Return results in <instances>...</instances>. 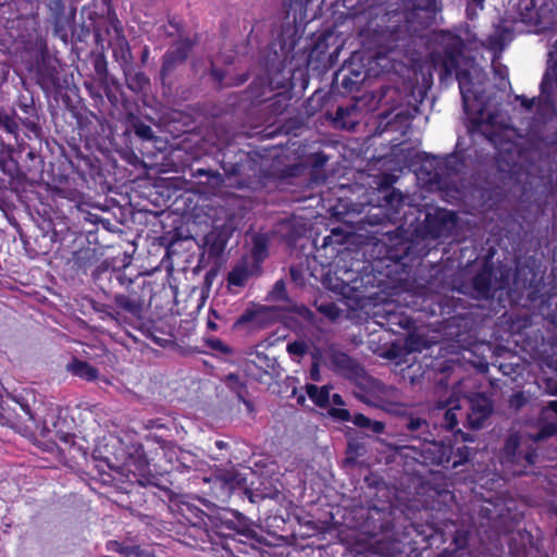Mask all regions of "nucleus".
Returning a JSON list of instances; mask_svg holds the SVG:
<instances>
[{
  "label": "nucleus",
  "mask_w": 557,
  "mask_h": 557,
  "mask_svg": "<svg viewBox=\"0 0 557 557\" xmlns=\"http://www.w3.org/2000/svg\"><path fill=\"white\" fill-rule=\"evenodd\" d=\"M100 85L109 102L112 107L116 108L122 101V88L120 83L111 77L104 82H100Z\"/></svg>",
  "instance_id": "ea45409f"
},
{
  "label": "nucleus",
  "mask_w": 557,
  "mask_h": 557,
  "mask_svg": "<svg viewBox=\"0 0 557 557\" xmlns=\"http://www.w3.org/2000/svg\"><path fill=\"white\" fill-rule=\"evenodd\" d=\"M186 61L173 54L169 50L162 57V64L160 69V81L163 86L171 85V76L175 71Z\"/></svg>",
  "instance_id": "c756f323"
},
{
  "label": "nucleus",
  "mask_w": 557,
  "mask_h": 557,
  "mask_svg": "<svg viewBox=\"0 0 557 557\" xmlns=\"http://www.w3.org/2000/svg\"><path fill=\"white\" fill-rule=\"evenodd\" d=\"M467 410L463 411L462 425L468 430H480L493 412V404L484 394L475 393L467 398Z\"/></svg>",
  "instance_id": "4468645a"
},
{
  "label": "nucleus",
  "mask_w": 557,
  "mask_h": 557,
  "mask_svg": "<svg viewBox=\"0 0 557 557\" xmlns=\"http://www.w3.org/2000/svg\"><path fill=\"white\" fill-rule=\"evenodd\" d=\"M127 87L134 92L146 90L150 86L149 77L141 71H136L132 66L123 67Z\"/></svg>",
  "instance_id": "473e14b6"
},
{
  "label": "nucleus",
  "mask_w": 557,
  "mask_h": 557,
  "mask_svg": "<svg viewBox=\"0 0 557 557\" xmlns=\"http://www.w3.org/2000/svg\"><path fill=\"white\" fill-rule=\"evenodd\" d=\"M414 10L436 12L437 0H410Z\"/></svg>",
  "instance_id": "864d4df0"
},
{
  "label": "nucleus",
  "mask_w": 557,
  "mask_h": 557,
  "mask_svg": "<svg viewBox=\"0 0 557 557\" xmlns=\"http://www.w3.org/2000/svg\"><path fill=\"white\" fill-rule=\"evenodd\" d=\"M557 433V426L553 423L546 424L540 429L537 434L534 436L535 441H542L548 438Z\"/></svg>",
  "instance_id": "4d7b16f0"
},
{
  "label": "nucleus",
  "mask_w": 557,
  "mask_h": 557,
  "mask_svg": "<svg viewBox=\"0 0 557 557\" xmlns=\"http://www.w3.org/2000/svg\"><path fill=\"white\" fill-rule=\"evenodd\" d=\"M269 256V237L267 234L258 233L252 236V247L249 255L243 258H249V262L255 269L262 271V263Z\"/></svg>",
  "instance_id": "a878e982"
},
{
  "label": "nucleus",
  "mask_w": 557,
  "mask_h": 557,
  "mask_svg": "<svg viewBox=\"0 0 557 557\" xmlns=\"http://www.w3.org/2000/svg\"><path fill=\"white\" fill-rule=\"evenodd\" d=\"M74 116L76 119L78 128L82 131L88 129V126L92 123V120H98V116L88 110L77 111Z\"/></svg>",
  "instance_id": "09e8293b"
},
{
  "label": "nucleus",
  "mask_w": 557,
  "mask_h": 557,
  "mask_svg": "<svg viewBox=\"0 0 557 557\" xmlns=\"http://www.w3.org/2000/svg\"><path fill=\"white\" fill-rule=\"evenodd\" d=\"M460 419L465 420L462 407L460 405L450 407L444 413L442 425L446 430L454 432L455 436L457 438L459 437L461 440V442H463V443L473 442L474 441L473 435L465 432L461 429H456Z\"/></svg>",
  "instance_id": "393cba45"
},
{
  "label": "nucleus",
  "mask_w": 557,
  "mask_h": 557,
  "mask_svg": "<svg viewBox=\"0 0 557 557\" xmlns=\"http://www.w3.org/2000/svg\"><path fill=\"white\" fill-rule=\"evenodd\" d=\"M47 8L49 11V22L53 28V35L64 44H67L73 30L75 10L66 14L63 0H49Z\"/></svg>",
  "instance_id": "2eb2a0df"
},
{
  "label": "nucleus",
  "mask_w": 557,
  "mask_h": 557,
  "mask_svg": "<svg viewBox=\"0 0 557 557\" xmlns=\"http://www.w3.org/2000/svg\"><path fill=\"white\" fill-rule=\"evenodd\" d=\"M496 269L492 256L485 258L471 280L472 296L476 299H491L495 295Z\"/></svg>",
  "instance_id": "f3484780"
},
{
  "label": "nucleus",
  "mask_w": 557,
  "mask_h": 557,
  "mask_svg": "<svg viewBox=\"0 0 557 557\" xmlns=\"http://www.w3.org/2000/svg\"><path fill=\"white\" fill-rule=\"evenodd\" d=\"M300 36L296 23H284L281 26V32L271 49L274 50L275 58L265 62L267 78L260 77V92L253 91L257 86V81L252 82L249 86L252 97L264 102L270 97L267 96V90L273 91L274 89H284L288 86L292 76L284 74L286 70V60L294 52Z\"/></svg>",
  "instance_id": "20e7f679"
},
{
  "label": "nucleus",
  "mask_w": 557,
  "mask_h": 557,
  "mask_svg": "<svg viewBox=\"0 0 557 557\" xmlns=\"http://www.w3.org/2000/svg\"><path fill=\"white\" fill-rule=\"evenodd\" d=\"M442 51H433L431 59L435 67H440L442 82L451 78L455 74L458 82L462 107L469 119V132L481 134L488 141L494 143L496 132L492 128L495 124V114L487 113L478 92L473 89L474 84L469 70L471 59L465 54L466 42L456 34L443 32L441 38Z\"/></svg>",
  "instance_id": "f03ea898"
},
{
  "label": "nucleus",
  "mask_w": 557,
  "mask_h": 557,
  "mask_svg": "<svg viewBox=\"0 0 557 557\" xmlns=\"http://www.w3.org/2000/svg\"><path fill=\"white\" fill-rule=\"evenodd\" d=\"M273 310V307L268 306H261L258 309H247L236 319L233 327L239 329L248 324L255 327H264L267 324L265 314Z\"/></svg>",
  "instance_id": "bb28decb"
},
{
  "label": "nucleus",
  "mask_w": 557,
  "mask_h": 557,
  "mask_svg": "<svg viewBox=\"0 0 557 557\" xmlns=\"http://www.w3.org/2000/svg\"><path fill=\"white\" fill-rule=\"evenodd\" d=\"M196 466V461L194 459V455L188 451H180V455L176 457V463L173 466V469L180 472H189Z\"/></svg>",
  "instance_id": "49530a36"
},
{
  "label": "nucleus",
  "mask_w": 557,
  "mask_h": 557,
  "mask_svg": "<svg viewBox=\"0 0 557 557\" xmlns=\"http://www.w3.org/2000/svg\"><path fill=\"white\" fill-rule=\"evenodd\" d=\"M125 132L134 134L141 141H151L156 138L151 126L134 113L127 114Z\"/></svg>",
  "instance_id": "c85d7f7f"
},
{
  "label": "nucleus",
  "mask_w": 557,
  "mask_h": 557,
  "mask_svg": "<svg viewBox=\"0 0 557 557\" xmlns=\"http://www.w3.org/2000/svg\"><path fill=\"white\" fill-rule=\"evenodd\" d=\"M94 275H95V280H100L102 275H106L109 281H111L113 277H115V280H117L121 284L123 281L122 275L119 272H115L114 270L106 269L103 272H100V273L94 274Z\"/></svg>",
  "instance_id": "052dcab7"
},
{
  "label": "nucleus",
  "mask_w": 557,
  "mask_h": 557,
  "mask_svg": "<svg viewBox=\"0 0 557 557\" xmlns=\"http://www.w3.org/2000/svg\"><path fill=\"white\" fill-rule=\"evenodd\" d=\"M424 511L431 521L425 523L405 519L403 531H395L397 541L412 546L413 549L430 548L437 536H442L440 524L454 522L458 507L456 496L446 485H431L428 487L423 500Z\"/></svg>",
  "instance_id": "7ed1b4c3"
},
{
  "label": "nucleus",
  "mask_w": 557,
  "mask_h": 557,
  "mask_svg": "<svg viewBox=\"0 0 557 557\" xmlns=\"http://www.w3.org/2000/svg\"><path fill=\"white\" fill-rule=\"evenodd\" d=\"M70 370L75 376H78L88 382H92L98 377V369L92 367L87 361L75 359L70 364Z\"/></svg>",
  "instance_id": "58836bf2"
},
{
  "label": "nucleus",
  "mask_w": 557,
  "mask_h": 557,
  "mask_svg": "<svg viewBox=\"0 0 557 557\" xmlns=\"http://www.w3.org/2000/svg\"><path fill=\"white\" fill-rule=\"evenodd\" d=\"M168 24H169V27L171 28V29L165 30V34L168 37H173L176 35L183 36L184 26H183V22L181 18H178L175 15H171L168 17Z\"/></svg>",
  "instance_id": "3c124183"
},
{
  "label": "nucleus",
  "mask_w": 557,
  "mask_h": 557,
  "mask_svg": "<svg viewBox=\"0 0 557 557\" xmlns=\"http://www.w3.org/2000/svg\"><path fill=\"white\" fill-rule=\"evenodd\" d=\"M527 399L522 392L513 394L510 398V405L516 408H521L525 404Z\"/></svg>",
  "instance_id": "e2e57ef3"
},
{
  "label": "nucleus",
  "mask_w": 557,
  "mask_h": 557,
  "mask_svg": "<svg viewBox=\"0 0 557 557\" xmlns=\"http://www.w3.org/2000/svg\"><path fill=\"white\" fill-rule=\"evenodd\" d=\"M262 271L255 269L249 262V258H243L236 263L232 270L227 273L226 281L228 285L243 287L251 276L260 275Z\"/></svg>",
  "instance_id": "5701e85b"
},
{
  "label": "nucleus",
  "mask_w": 557,
  "mask_h": 557,
  "mask_svg": "<svg viewBox=\"0 0 557 557\" xmlns=\"http://www.w3.org/2000/svg\"><path fill=\"white\" fill-rule=\"evenodd\" d=\"M356 55L351 57V61L349 63H345L342 71H347L348 74H345L342 78L341 85L347 92L359 91L360 85L363 83L367 74L361 69H354V60Z\"/></svg>",
  "instance_id": "cd10ccee"
},
{
  "label": "nucleus",
  "mask_w": 557,
  "mask_h": 557,
  "mask_svg": "<svg viewBox=\"0 0 557 557\" xmlns=\"http://www.w3.org/2000/svg\"><path fill=\"white\" fill-rule=\"evenodd\" d=\"M210 75L213 79V82L218 85V87L221 89L223 87H231V86H239L243 85L248 81V74H243L238 76V78L235 82H226L225 79V71L219 67H215L213 64L210 70Z\"/></svg>",
  "instance_id": "37998d69"
},
{
  "label": "nucleus",
  "mask_w": 557,
  "mask_h": 557,
  "mask_svg": "<svg viewBox=\"0 0 557 557\" xmlns=\"http://www.w3.org/2000/svg\"><path fill=\"white\" fill-rule=\"evenodd\" d=\"M471 456L470 448L466 445H462L458 447L457 449H454V446L451 445V458H450V468L456 469L461 465H465L469 461Z\"/></svg>",
  "instance_id": "a18cd8bd"
},
{
  "label": "nucleus",
  "mask_w": 557,
  "mask_h": 557,
  "mask_svg": "<svg viewBox=\"0 0 557 557\" xmlns=\"http://www.w3.org/2000/svg\"><path fill=\"white\" fill-rule=\"evenodd\" d=\"M96 261V252L94 249H81L74 253V265L77 270L86 272Z\"/></svg>",
  "instance_id": "79ce46f5"
},
{
  "label": "nucleus",
  "mask_w": 557,
  "mask_h": 557,
  "mask_svg": "<svg viewBox=\"0 0 557 557\" xmlns=\"http://www.w3.org/2000/svg\"><path fill=\"white\" fill-rule=\"evenodd\" d=\"M400 300L399 297L396 301L385 300L381 305L374 306L373 319L375 323L393 333H397L398 330L413 327L414 320L403 310L405 304L401 306Z\"/></svg>",
  "instance_id": "f8f14e48"
},
{
  "label": "nucleus",
  "mask_w": 557,
  "mask_h": 557,
  "mask_svg": "<svg viewBox=\"0 0 557 557\" xmlns=\"http://www.w3.org/2000/svg\"><path fill=\"white\" fill-rule=\"evenodd\" d=\"M405 307L414 312H421L424 317H441L443 320L453 318L456 301L447 295L428 290L422 287L416 290H406L398 295Z\"/></svg>",
  "instance_id": "0eeeda50"
},
{
  "label": "nucleus",
  "mask_w": 557,
  "mask_h": 557,
  "mask_svg": "<svg viewBox=\"0 0 557 557\" xmlns=\"http://www.w3.org/2000/svg\"><path fill=\"white\" fill-rule=\"evenodd\" d=\"M545 412L552 411L557 416V400H552L547 404V406L544 408Z\"/></svg>",
  "instance_id": "774afa93"
},
{
  "label": "nucleus",
  "mask_w": 557,
  "mask_h": 557,
  "mask_svg": "<svg viewBox=\"0 0 557 557\" xmlns=\"http://www.w3.org/2000/svg\"><path fill=\"white\" fill-rule=\"evenodd\" d=\"M14 106L22 112V116L18 117L21 124L27 131L37 135L41 131V127L34 96L21 94L15 100Z\"/></svg>",
  "instance_id": "aec40b11"
},
{
  "label": "nucleus",
  "mask_w": 557,
  "mask_h": 557,
  "mask_svg": "<svg viewBox=\"0 0 557 557\" xmlns=\"http://www.w3.org/2000/svg\"><path fill=\"white\" fill-rule=\"evenodd\" d=\"M367 454L366 444L358 438H349L345 450L343 465L346 468H355L359 465L358 459Z\"/></svg>",
  "instance_id": "2f4dec72"
},
{
  "label": "nucleus",
  "mask_w": 557,
  "mask_h": 557,
  "mask_svg": "<svg viewBox=\"0 0 557 557\" xmlns=\"http://www.w3.org/2000/svg\"><path fill=\"white\" fill-rule=\"evenodd\" d=\"M377 205L373 206L370 211L361 219L360 223L370 226H384L387 223L400 225L397 230H403L407 225L406 197L397 188L389 185H382L377 189Z\"/></svg>",
  "instance_id": "39448f33"
},
{
  "label": "nucleus",
  "mask_w": 557,
  "mask_h": 557,
  "mask_svg": "<svg viewBox=\"0 0 557 557\" xmlns=\"http://www.w3.org/2000/svg\"><path fill=\"white\" fill-rule=\"evenodd\" d=\"M457 224V214L443 208H434L424 213V219L416 223L409 222V227H412L411 235L417 239H440L448 238Z\"/></svg>",
  "instance_id": "6e6552de"
},
{
  "label": "nucleus",
  "mask_w": 557,
  "mask_h": 557,
  "mask_svg": "<svg viewBox=\"0 0 557 557\" xmlns=\"http://www.w3.org/2000/svg\"><path fill=\"white\" fill-rule=\"evenodd\" d=\"M517 100L520 101L521 106L527 110V111H532L534 106H535V102H536V98H528L527 96L524 95H521V96H518L517 97Z\"/></svg>",
  "instance_id": "680f3d73"
},
{
  "label": "nucleus",
  "mask_w": 557,
  "mask_h": 557,
  "mask_svg": "<svg viewBox=\"0 0 557 557\" xmlns=\"http://www.w3.org/2000/svg\"><path fill=\"white\" fill-rule=\"evenodd\" d=\"M206 343L209 348H211L215 351H219L221 354L228 355L232 352V349L220 338H216V337L208 338L206 341Z\"/></svg>",
  "instance_id": "5fc2aeb1"
},
{
  "label": "nucleus",
  "mask_w": 557,
  "mask_h": 557,
  "mask_svg": "<svg viewBox=\"0 0 557 557\" xmlns=\"http://www.w3.org/2000/svg\"><path fill=\"white\" fill-rule=\"evenodd\" d=\"M108 17L115 34L110 41L113 58L122 69L128 67L133 62V54L129 44L124 35L122 23L119 21L113 9L108 10Z\"/></svg>",
  "instance_id": "dca6fc26"
},
{
  "label": "nucleus",
  "mask_w": 557,
  "mask_h": 557,
  "mask_svg": "<svg viewBox=\"0 0 557 557\" xmlns=\"http://www.w3.org/2000/svg\"><path fill=\"white\" fill-rule=\"evenodd\" d=\"M432 165L433 170L428 172V182L438 189H449L454 177L465 168V158L461 153L451 152L445 157H434Z\"/></svg>",
  "instance_id": "9b49d317"
},
{
  "label": "nucleus",
  "mask_w": 557,
  "mask_h": 557,
  "mask_svg": "<svg viewBox=\"0 0 557 557\" xmlns=\"http://www.w3.org/2000/svg\"><path fill=\"white\" fill-rule=\"evenodd\" d=\"M318 310L325 314L326 317L331 318L332 320L336 319L338 317V308L335 304H322Z\"/></svg>",
  "instance_id": "bf43d9fd"
},
{
  "label": "nucleus",
  "mask_w": 557,
  "mask_h": 557,
  "mask_svg": "<svg viewBox=\"0 0 557 557\" xmlns=\"http://www.w3.org/2000/svg\"><path fill=\"white\" fill-rule=\"evenodd\" d=\"M330 417L342 422H348L351 420V414L348 409L331 407L327 410Z\"/></svg>",
  "instance_id": "6e6d98bb"
},
{
  "label": "nucleus",
  "mask_w": 557,
  "mask_h": 557,
  "mask_svg": "<svg viewBox=\"0 0 557 557\" xmlns=\"http://www.w3.org/2000/svg\"><path fill=\"white\" fill-rule=\"evenodd\" d=\"M198 38L197 36H178V39L173 42V45L168 49L173 54L182 58L187 61L188 57L193 52L195 46L197 45Z\"/></svg>",
  "instance_id": "4c0bfd02"
},
{
  "label": "nucleus",
  "mask_w": 557,
  "mask_h": 557,
  "mask_svg": "<svg viewBox=\"0 0 557 557\" xmlns=\"http://www.w3.org/2000/svg\"><path fill=\"white\" fill-rule=\"evenodd\" d=\"M147 337L150 338L154 344H158L160 346H164L168 342L164 338L158 337V335H156L153 332H150L149 330H148Z\"/></svg>",
  "instance_id": "338daca9"
},
{
  "label": "nucleus",
  "mask_w": 557,
  "mask_h": 557,
  "mask_svg": "<svg viewBox=\"0 0 557 557\" xmlns=\"http://www.w3.org/2000/svg\"><path fill=\"white\" fill-rule=\"evenodd\" d=\"M270 299L274 301H287L288 300V294L286 290V285L283 280H278L275 282L272 290L270 292Z\"/></svg>",
  "instance_id": "8fccbe9b"
},
{
  "label": "nucleus",
  "mask_w": 557,
  "mask_h": 557,
  "mask_svg": "<svg viewBox=\"0 0 557 557\" xmlns=\"http://www.w3.org/2000/svg\"><path fill=\"white\" fill-rule=\"evenodd\" d=\"M115 311H106L109 317L116 319L121 313H127L134 319H141L145 301L136 292L129 294H115L113 297Z\"/></svg>",
  "instance_id": "6ab92c4d"
},
{
  "label": "nucleus",
  "mask_w": 557,
  "mask_h": 557,
  "mask_svg": "<svg viewBox=\"0 0 557 557\" xmlns=\"http://www.w3.org/2000/svg\"><path fill=\"white\" fill-rule=\"evenodd\" d=\"M306 393L311 401L318 406L319 408H327L330 405V392L332 389L331 385L318 386L315 384H306L305 386Z\"/></svg>",
  "instance_id": "f704fd0d"
},
{
  "label": "nucleus",
  "mask_w": 557,
  "mask_h": 557,
  "mask_svg": "<svg viewBox=\"0 0 557 557\" xmlns=\"http://www.w3.org/2000/svg\"><path fill=\"white\" fill-rule=\"evenodd\" d=\"M94 70L99 77V83L109 79L108 62L103 53H98L92 60Z\"/></svg>",
  "instance_id": "de8ad7c7"
},
{
  "label": "nucleus",
  "mask_w": 557,
  "mask_h": 557,
  "mask_svg": "<svg viewBox=\"0 0 557 557\" xmlns=\"http://www.w3.org/2000/svg\"><path fill=\"white\" fill-rule=\"evenodd\" d=\"M351 421L357 428L370 430L373 434H381L385 430L384 422L371 420L363 413H356L351 417Z\"/></svg>",
  "instance_id": "a19ab883"
},
{
  "label": "nucleus",
  "mask_w": 557,
  "mask_h": 557,
  "mask_svg": "<svg viewBox=\"0 0 557 557\" xmlns=\"http://www.w3.org/2000/svg\"><path fill=\"white\" fill-rule=\"evenodd\" d=\"M247 377L258 383H268L281 376V367L274 357L257 351L243 364Z\"/></svg>",
  "instance_id": "ddd939ff"
},
{
  "label": "nucleus",
  "mask_w": 557,
  "mask_h": 557,
  "mask_svg": "<svg viewBox=\"0 0 557 557\" xmlns=\"http://www.w3.org/2000/svg\"><path fill=\"white\" fill-rule=\"evenodd\" d=\"M220 163L226 176H243L247 174L248 170L252 169L253 160L249 153L240 149L235 151L227 148L222 152Z\"/></svg>",
  "instance_id": "a211bd4d"
},
{
  "label": "nucleus",
  "mask_w": 557,
  "mask_h": 557,
  "mask_svg": "<svg viewBox=\"0 0 557 557\" xmlns=\"http://www.w3.org/2000/svg\"><path fill=\"white\" fill-rule=\"evenodd\" d=\"M287 350L289 354L304 355L305 345L299 342H294V343L288 344Z\"/></svg>",
  "instance_id": "0e129e2a"
},
{
  "label": "nucleus",
  "mask_w": 557,
  "mask_h": 557,
  "mask_svg": "<svg viewBox=\"0 0 557 557\" xmlns=\"http://www.w3.org/2000/svg\"><path fill=\"white\" fill-rule=\"evenodd\" d=\"M227 238L222 233H209L205 237V247L210 258L218 259L226 248Z\"/></svg>",
  "instance_id": "c9c22d12"
},
{
  "label": "nucleus",
  "mask_w": 557,
  "mask_h": 557,
  "mask_svg": "<svg viewBox=\"0 0 557 557\" xmlns=\"http://www.w3.org/2000/svg\"><path fill=\"white\" fill-rule=\"evenodd\" d=\"M181 515L195 531V546L205 549L209 543L216 550L220 546L221 557L252 556L262 543L252 523L235 510L212 518L196 505L183 504Z\"/></svg>",
  "instance_id": "f257e3e1"
},
{
  "label": "nucleus",
  "mask_w": 557,
  "mask_h": 557,
  "mask_svg": "<svg viewBox=\"0 0 557 557\" xmlns=\"http://www.w3.org/2000/svg\"><path fill=\"white\" fill-rule=\"evenodd\" d=\"M400 458L411 459L422 466H438L443 469L450 470L451 444H445L435 440L432 432V440L426 441L423 445L417 447H399Z\"/></svg>",
  "instance_id": "1a4fd4ad"
},
{
  "label": "nucleus",
  "mask_w": 557,
  "mask_h": 557,
  "mask_svg": "<svg viewBox=\"0 0 557 557\" xmlns=\"http://www.w3.org/2000/svg\"><path fill=\"white\" fill-rule=\"evenodd\" d=\"M537 453L533 448H529L522 453L520 450V436L510 434L500 451L499 460L503 471L511 476L527 475L535 463Z\"/></svg>",
  "instance_id": "9d476101"
},
{
  "label": "nucleus",
  "mask_w": 557,
  "mask_h": 557,
  "mask_svg": "<svg viewBox=\"0 0 557 557\" xmlns=\"http://www.w3.org/2000/svg\"><path fill=\"white\" fill-rule=\"evenodd\" d=\"M106 549L121 557H156L153 550L141 545L128 544L115 540L108 541Z\"/></svg>",
  "instance_id": "b1692460"
},
{
  "label": "nucleus",
  "mask_w": 557,
  "mask_h": 557,
  "mask_svg": "<svg viewBox=\"0 0 557 557\" xmlns=\"http://www.w3.org/2000/svg\"><path fill=\"white\" fill-rule=\"evenodd\" d=\"M391 435L395 442L387 444V447L400 457L401 449L399 447L409 448L423 445L424 442L432 440V430L430 422L424 417L405 408L396 412Z\"/></svg>",
  "instance_id": "423d86ee"
},
{
  "label": "nucleus",
  "mask_w": 557,
  "mask_h": 557,
  "mask_svg": "<svg viewBox=\"0 0 557 557\" xmlns=\"http://www.w3.org/2000/svg\"><path fill=\"white\" fill-rule=\"evenodd\" d=\"M310 379L312 381H320V367L318 362H313L310 368Z\"/></svg>",
  "instance_id": "69168bd1"
},
{
  "label": "nucleus",
  "mask_w": 557,
  "mask_h": 557,
  "mask_svg": "<svg viewBox=\"0 0 557 557\" xmlns=\"http://www.w3.org/2000/svg\"><path fill=\"white\" fill-rule=\"evenodd\" d=\"M327 161H329L327 156L322 151L314 152L310 156V164L313 169L323 168Z\"/></svg>",
  "instance_id": "13d9d810"
},
{
  "label": "nucleus",
  "mask_w": 557,
  "mask_h": 557,
  "mask_svg": "<svg viewBox=\"0 0 557 557\" xmlns=\"http://www.w3.org/2000/svg\"><path fill=\"white\" fill-rule=\"evenodd\" d=\"M541 98L540 106L553 109L556 103L557 96V61L554 60L548 64L540 84Z\"/></svg>",
  "instance_id": "4be33fe9"
},
{
  "label": "nucleus",
  "mask_w": 557,
  "mask_h": 557,
  "mask_svg": "<svg viewBox=\"0 0 557 557\" xmlns=\"http://www.w3.org/2000/svg\"><path fill=\"white\" fill-rule=\"evenodd\" d=\"M36 82L44 91H49L59 83L58 72L52 66L40 65L36 71Z\"/></svg>",
  "instance_id": "e433bc0d"
},
{
  "label": "nucleus",
  "mask_w": 557,
  "mask_h": 557,
  "mask_svg": "<svg viewBox=\"0 0 557 557\" xmlns=\"http://www.w3.org/2000/svg\"><path fill=\"white\" fill-rule=\"evenodd\" d=\"M227 388L235 393L238 400L243 403L246 408L251 411L253 409V404L247 398L248 388L245 382H243L238 374L228 373L224 380Z\"/></svg>",
  "instance_id": "7c9ffc66"
},
{
  "label": "nucleus",
  "mask_w": 557,
  "mask_h": 557,
  "mask_svg": "<svg viewBox=\"0 0 557 557\" xmlns=\"http://www.w3.org/2000/svg\"><path fill=\"white\" fill-rule=\"evenodd\" d=\"M330 361L334 372L345 379L356 380L361 377L363 374V368L361 364L344 351H332L330 355Z\"/></svg>",
  "instance_id": "412c9836"
},
{
  "label": "nucleus",
  "mask_w": 557,
  "mask_h": 557,
  "mask_svg": "<svg viewBox=\"0 0 557 557\" xmlns=\"http://www.w3.org/2000/svg\"><path fill=\"white\" fill-rule=\"evenodd\" d=\"M355 110V106H338L335 111L334 123L341 127H346V117Z\"/></svg>",
  "instance_id": "603ef678"
},
{
  "label": "nucleus",
  "mask_w": 557,
  "mask_h": 557,
  "mask_svg": "<svg viewBox=\"0 0 557 557\" xmlns=\"http://www.w3.org/2000/svg\"><path fill=\"white\" fill-rule=\"evenodd\" d=\"M504 506L505 504L500 497L483 499L478 507V513L482 519L492 521L502 516Z\"/></svg>",
  "instance_id": "72a5a7b5"
},
{
  "label": "nucleus",
  "mask_w": 557,
  "mask_h": 557,
  "mask_svg": "<svg viewBox=\"0 0 557 557\" xmlns=\"http://www.w3.org/2000/svg\"><path fill=\"white\" fill-rule=\"evenodd\" d=\"M18 131V123L15 121L14 114H9L3 109L0 110V132L16 138Z\"/></svg>",
  "instance_id": "c03bdc74"
}]
</instances>
